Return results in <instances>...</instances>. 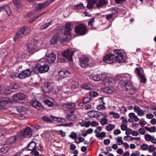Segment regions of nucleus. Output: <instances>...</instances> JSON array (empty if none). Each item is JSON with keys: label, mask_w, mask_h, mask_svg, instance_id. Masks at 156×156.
Instances as JSON below:
<instances>
[{"label": "nucleus", "mask_w": 156, "mask_h": 156, "mask_svg": "<svg viewBox=\"0 0 156 156\" xmlns=\"http://www.w3.org/2000/svg\"><path fill=\"white\" fill-rule=\"evenodd\" d=\"M132 75L127 73L120 74L117 75L115 77L116 82L121 86L124 87L126 83L132 82L131 79Z\"/></svg>", "instance_id": "obj_1"}, {"label": "nucleus", "mask_w": 156, "mask_h": 156, "mask_svg": "<svg viewBox=\"0 0 156 156\" xmlns=\"http://www.w3.org/2000/svg\"><path fill=\"white\" fill-rule=\"evenodd\" d=\"M116 55L115 56V60L118 63L124 62L126 59V53L122 50H115L113 51Z\"/></svg>", "instance_id": "obj_2"}, {"label": "nucleus", "mask_w": 156, "mask_h": 156, "mask_svg": "<svg viewBox=\"0 0 156 156\" xmlns=\"http://www.w3.org/2000/svg\"><path fill=\"white\" fill-rule=\"evenodd\" d=\"M87 29L86 26L82 24H80L75 27V31L76 33L80 35H83L87 33Z\"/></svg>", "instance_id": "obj_3"}, {"label": "nucleus", "mask_w": 156, "mask_h": 156, "mask_svg": "<svg viewBox=\"0 0 156 156\" xmlns=\"http://www.w3.org/2000/svg\"><path fill=\"white\" fill-rule=\"evenodd\" d=\"M76 51L75 49L73 48L69 49L62 53V56L68 61H71L73 55Z\"/></svg>", "instance_id": "obj_4"}, {"label": "nucleus", "mask_w": 156, "mask_h": 156, "mask_svg": "<svg viewBox=\"0 0 156 156\" xmlns=\"http://www.w3.org/2000/svg\"><path fill=\"white\" fill-rule=\"evenodd\" d=\"M55 85L52 82L45 83L43 87L44 91L46 93L51 92L54 89Z\"/></svg>", "instance_id": "obj_5"}, {"label": "nucleus", "mask_w": 156, "mask_h": 156, "mask_svg": "<svg viewBox=\"0 0 156 156\" xmlns=\"http://www.w3.org/2000/svg\"><path fill=\"white\" fill-rule=\"evenodd\" d=\"M124 86L125 87V91L128 94L132 95L136 91V89L133 85L132 82L129 83H126Z\"/></svg>", "instance_id": "obj_6"}, {"label": "nucleus", "mask_w": 156, "mask_h": 156, "mask_svg": "<svg viewBox=\"0 0 156 156\" xmlns=\"http://www.w3.org/2000/svg\"><path fill=\"white\" fill-rule=\"evenodd\" d=\"M49 68V66L46 64L41 65L40 64H37L35 67V69L41 73L47 72L48 71Z\"/></svg>", "instance_id": "obj_7"}, {"label": "nucleus", "mask_w": 156, "mask_h": 156, "mask_svg": "<svg viewBox=\"0 0 156 156\" xmlns=\"http://www.w3.org/2000/svg\"><path fill=\"white\" fill-rule=\"evenodd\" d=\"M91 60V59L87 57L82 58L80 59V65L83 68H86L89 64H92Z\"/></svg>", "instance_id": "obj_8"}, {"label": "nucleus", "mask_w": 156, "mask_h": 156, "mask_svg": "<svg viewBox=\"0 0 156 156\" xmlns=\"http://www.w3.org/2000/svg\"><path fill=\"white\" fill-rule=\"evenodd\" d=\"M135 72L137 74L140 78V81L141 82L145 83L146 81V78L144 75L143 70L141 68H136L135 69Z\"/></svg>", "instance_id": "obj_9"}, {"label": "nucleus", "mask_w": 156, "mask_h": 156, "mask_svg": "<svg viewBox=\"0 0 156 156\" xmlns=\"http://www.w3.org/2000/svg\"><path fill=\"white\" fill-rule=\"evenodd\" d=\"M31 75V71L28 68L20 73L18 75V77L20 79H24L29 77Z\"/></svg>", "instance_id": "obj_10"}, {"label": "nucleus", "mask_w": 156, "mask_h": 156, "mask_svg": "<svg viewBox=\"0 0 156 156\" xmlns=\"http://www.w3.org/2000/svg\"><path fill=\"white\" fill-rule=\"evenodd\" d=\"M103 61L108 64L113 63L115 61V55L113 54L106 55L103 57Z\"/></svg>", "instance_id": "obj_11"}, {"label": "nucleus", "mask_w": 156, "mask_h": 156, "mask_svg": "<svg viewBox=\"0 0 156 156\" xmlns=\"http://www.w3.org/2000/svg\"><path fill=\"white\" fill-rule=\"evenodd\" d=\"M27 50L31 53H34L35 51L38 50L37 49V45L35 43L32 42H29L27 44Z\"/></svg>", "instance_id": "obj_12"}, {"label": "nucleus", "mask_w": 156, "mask_h": 156, "mask_svg": "<svg viewBox=\"0 0 156 156\" xmlns=\"http://www.w3.org/2000/svg\"><path fill=\"white\" fill-rule=\"evenodd\" d=\"M30 103L31 105L36 109L40 111H42L43 109V106L38 101L32 100Z\"/></svg>", "instance_id": "obj_13"}, {"label": "nucleus", "mask_w": 156, "mask_h": 156, "mask_svg": "<svg viewBox=\"0 0 156 156\" xmlns=\"http://www.w3.org/2000/svg\"><path fill=\"white\" fill-rule=\"evenodd\" d=\"M9 101V99L7 97H2L0 98V109H5L6 108L5 105Z\"/></svg>", "instance_id": "obj_14"}, {"label": "nucleus", "mask_w": 156, "mask_h": 156, "mask_svg": "<svg viewBox=\"0 0 156 156\" xmlns=\"http://www.w3.org/2000/svg\"><path fill=\"white\" fill-rule=\"evenodd\" d=\"M103 80L104 81L105 84L110 87H113L115 83V80L114 79L110 77H105V76Z\"/></svg>", "instance_id": "obj_15"}, {"label": "nucleus", "mask_w": 156, "mask_h": 156, "mask_svg": "<svg viewBox=\"0 0 156 156\" xmlns=\"http://www.w3.org/2000/svg\"><path fill=\"white\" fill-rule=\"evenodd\" d=\"M32 132L31 129L29 127H27L24 129L22 135L24 137H30L32 135Z\"/></svg>", "instance_id": "obj_16"}, {"label": "nucleus", "mask_w": 156, "mask_h": 156, "mask_svg": "<svg viewBox=\"0 0 156 156\" xmlns=\"http://www.w3.org/2000/svg\"><path fill=\"white\" fill-rule=\"evenodd\" d=\"M105 76V75L103 74H97L90 75L89 77L90 79H91L95 81H98L101 80H103Z\"/></svg>", "instance_id": "obj_17"}, {"label": "nucleus", "mask_w": 156, "mask_h": 156, "mask_svg": "<svg viewBox=\"0 0 156 156\" xmlns=\"http://www.w3.org/2000/svg\"><path fill=\"white\" fill-rule=\"evenodd\" d=\"M58 76L61 79H63L71 76V73L67 70H61L58 73Z\"/></svg>", "instance_id": "obj_18"}, {"label": "nucleus", "mask_w": 156, "mask_h": 156, "mask_svg": "<svg viewBox=\"0 0 156 156\" xmlns=\"http://www.w3.org/2000/svg\"><path fill=\"white\" fill-rule=\"evenodd\" d=\"M45 58L46 60L49 63H51L55 61L56 59V55L53 53H51L48 55V56L45 55Z\"/></svg>", "instance_id": "obj_19"}, {"label": "nucleus", "mask_w": 156, "mask_h": 156, "mask_svg": "<svg viewBox=\"0 0 156 156\" xmlns=\"http://www.w3.org/2000/svg\"><path fill=\"white\" fill-rule=\"evenodd\" d=\"M14 100L16 101H18L24 99L25 98V95L22 93H18L13 95Z\"/></svg>", "instance_id": "obj_20"}, {"label": "nucleus", "mask_w": 156, "mask_h": 156, "mask_svg": "<svg viewBox=\"0 0 156 156\" xmlns=\"http://www.w3.org/2000/svg\"><path fill=\"white\" fill-rule=\"evenodd\" d=\"M108 2L107 0H99L97 3L96 6L98 9H99L106 5Z\"/></svg>", "instance_id": "obj_21"}, {"label": "nucleus", "mask_w": 156, "mask_h": 156, "mask_svg": "<svg viewBox=\"0 0 156 156\" xmlns=\"http://www.w3.org/2000/svg\"><path fill=\"white\" fill-rule=\"evenodd\" d=\"M135 112L137 113L138 115L142 116L144 115V113L143 110L141 109L139 106H135L133 108Z\"/></svg>", "instance_id": "obj_22"}, {"label": "nucleus", "mask_w": 156, "mask_h": 156, "mask_svg": "<svg viewBox=\"0 0 156 156\" xmlns=\"http://www.w3.org/2000/svg\"><path fill=\"white\" fill-rule=\"evenodd\" d=\"M99 101L100 102V104L97 107V108L98 110H104L105 109V107L104 105L105 103L103 101L104 98L101 97L99 98Z\"/></svg>", "instance_id": "obj_23"}, {"label": "nucleus", "mask_w": 156, "mask_h": 156, "mask_svg": "<svg viewBox=\"0 0 156 156\" xmlns=\"http://www.w3.org/2000/svg\"><path fill=\"white\" fill-rule=\"evenodd\" d=\"M36 144L34 142L32 141L28 145L27 147V149L28 150L31 151V152H33L36 150L35 147Z\"/></svg>", "instance_id": "obj_24"}, {"label": "nucleus", "mask_w": 156, "mask_h": 156, "mask_svg": "<svg viewBox=\"0 0 156 156\" xmlns=\"http://www.w3.org/2000/svg\"><path fill=\"white\" fill-rule=\"evenodd\" d=\"M76 106L75 104L72 102H68L63 104L64 108L69 109H73Z\"/></svg>", "instance_id": "obj_25"}, {"label": "nucleus", "mask_w": 156, "mask_h": 156, "mask_svg": "<svg viewBox=\"0 0 156 156\" xmlns=\"http://www.w3.org/2000/svg\"><path fill=\"white\" fill-rule=\"evenodd\" d=\"M128 125L127 119H123L122 121V124L120 126L121 129L123 131L126 130L127 128Z\"/></svg>", "instance_id": "obj_26"}, {"label": "nucleus", "mask_w": 156, "mask_h": 156, "mask_svg": "<svg viewBox=\"0 0 156 156\" xmlns=\"http://www.w3.org/2000/svg\"><path fill=\"white\" fill-rule=\"evenodd\" d=\"M24 36L23 34L20 30L16 34L15 37L14 38V39L15 41H18L20 40Z\"/></svg>", "instance_id": "obj_27"}, {"label": "nucleus", "mask_w": 156, "mask_h": 156, "mask_svg": "<svg viewBox=\"0 0 156 156\" xmlns=\"http://www.w3.org/2000/svg\"><path fill=\"white\" fill-rule=\"evenodd\" d=\"M20 30L24 36L27 34L30 31V28L26 27H23Z\"/></svg>", "instance_id": "obj_28"}, {"label": "nucleus", "mask_w": 156, "mask_h": 156, "mask_svg": "<svg viewBox=\"0 0 156 156\" xmlns=\"http://www.w3.org/2000/svg\"><path fill=\"white\" fill-rule=\"evenodd\" d=\"M59 39V36L57 35H55L51 40V44H54L57 43Z\"/></svg>", "instance_id": "obj_29"}, {"label": "nucleus", "mask_w": 156, "mask_h": 156, "mask_svg": "<svg viewBox=\"0 0 156 156\" xmlns=\"http://www.w3.org/2000/svg\"><path fill=\"white\" fill-rule=\"evenodd\" d=\"M122 136H118L115 139L116 140V143L118 145H120L123 144V141L122 140Z\"/></svg>", "instance_id": "obj_30"}, {"label": "nucleus", "mask_w": 156, "mask_h": 156, "mask_svg": "<svg viewBox=\"0 0 156 156\" xmlns=\"http://www.w3.org/2000/svg\"><path fill=\"white\" fill-rule=\"evenodd\" d=\"M41 119L43 121L47 123H52L53 122L52 120H51L49 118L46 116H42Z\"/></svg>", "instance_id": "obj_31"}, {"label": "nucleus", "mask_w": 156, "mask_h": 156, "mask_svg": "<svg viewBox=\"0 0 156 156\" xmlns=\"http://www.w3.org/2000/svg\"><path fill=\"white\" fill-rule=\"evenodd\" d=\"M2 6L4 10H5L8 15H9L8 13V12H9V13H10L11 10L9 7L7 5H5Z\"/></svg>", "instance_id": "obj_32"}, {"label": "nucleus", "mask_w": 156, "mask_h": 156, "mask_svg": "<svg viewBox=\"0 0 156 156\" xmlns=\"http://www.w3.org/2000/svg\"><path fill=\"white\" fill-rule=\"evenodd\" d=\"M65 29L72 30L73 28V25L71 23L66 24L65 26Z\"/></svg>", "instance_id": "obj_33"}, {"label": "nucleus", "mask_w": 156, "mask_h": 156, "mask_svg": "<svg viewBox=\"0 0 156 156\" xmlns=\"http://www.w3.org/2000/svg\"><path fill=\"white\" fill-rule=\"evenodd\" d=\"M71 86L72 88L75 89L78 87L79 85L78 83L74 80H72L71 83Z\"/></svg>", "instance_id": "obj_34"}, {"label": "nucleus", "mask_w": 156, "mask_h": 156, "mask_svg": "<svg viewBox=\"0 0 156 156\" xmlns=\"http://www.w3.org/2000/svg\"><path fill=\"white\" fill-rule=\"evenodd\" d=\"M115 127L114 125L109 124L106 126V129L108 131H110L113 129Z\"/></svg>", "instance_id": "obj_35"}, {"label": "nucleus", "mask_w": 156, "mask_h": 156, "mask_svg": "<svg viewBox=\"0 0 156 156\" xmlns=\"http://www.w3.org/2000/svg\"><path fill=\"white\" fill-rule=\"evenodd\" d=\"M154 136H152L150 135L147 134L145 135L144 138L145 140L147 141H151Z\"/></svg>", "instance_id": "obj_36"}, {"label": "nucleus", "mask_w": 156, "mask_h": 156, "mask_svg": "<svg viewBox=\"0 0 156 156\" xmlns=\"http://www.w3.org/2000/svg\"><path fill=\"white\" fill-rule=\"evenodd\" d=\"M71 30L65 29L64 34L65 36V38H67L71 36Z\"/></svg>", "instance_id": "obj_37"}, {"label": "nucleus", "mask_w": 156, "mask_h": 156, "mask_svg": "<svg viewBox=\"0 0 156 156\" xmlns=\"http://www.w3.org/2000/svg\"><path fill=\"white\" fill-rule=\"evenodd\" d=\"M44 102L46 105L49 107H52L53 106V103L50 100H46L44 101Z\"/></svg>", "instance_id": "obj_38"}, {"label": "nucleus", "mask_w": 156, "mask_h": 156, "mask_svg": "<svg viewBox=\"0 0 156 156\" xmlns=\"http://www.w3.org/2000/svg\"><path fill=\"white\" fill-rule=\"evenodd\" d=\"M46 3V2H45L44 3L38 4V9H44L47 6Z\"/></svg>", "instance_id": "obj_39"}, {"label": "nucleus", "mask_w": 156, "mask_h": 156, "mask_svg": "<svg viewBox=\"0 0 156 156\" xmlns=\"http://www.w3.org/2000/svg\"><path fill=\"white\" fill-rule=\"evenodd\" d=\"M145 129L146 130L151 132L153 133L155 131V128L154 126L151 127L150 128L146 126L145 127Z\"/></svg>", "instance_id": "obj_40"}, {"label": "nucleus", "mask_w": 156, "mask_h": 156, "mask_svg": "<svg viewBox=\"0 0 156 156\" xmlns=\"http://www.w3.org/2000/svg\"><path fill=\"white\" fill-rule=\"evenodd\" d=\"M74 9H83L84 7L83 6V3H80L74 6Z\"/></svg>", "instance_id": "obj_41"}, {"label": "nucleus", "mask_w": 156, "mask_h": 156, "mask_svg": "<svg viewBox=\"0 0 156 156\" xmlns=\"http://www.w3.org/2000/svg\"><path fill=\"white\" fill-rule=\"evenodd\" d=\"M81 87L83 88L86 90H90L92 89V87L89 85H87L83 84L81 85Z\"/></svg>", "instance_id": "obj_42"}, {"label": "nucleus", "mask_w": 156, "mask_h": 156, "mask_svg": "<svg viewBox=\"0 0 156 156\" xmlns=\"http://www.w3.org/2000/svg\"><path fill=\"white\" fill-rule=\"evenodd\" d=\"M104 117L102 118L100 121V122L101 125H104L108 123V120L107 119Z\"/></svg>", "instance_id": "obj_43"}, {"label": "nucleus", "mask_w": 156, "mask_h": 156, "mask_svg": "<svg viewBox=\"0 0 156 156\" xmlns=\"http://www.w3.org/2000/svg\"><path fill=\"white\" fill-rule=\"evenodd\" d=\"M19 87V86L18 84L16 83H13L11 85L10 88L12 89L16 90Z\"/></svg>", "instance_id": "obj_44"}, {"label": "nucleus", "mask_w": 156, "mask_h": 156, "mask_svg": "<svg viewBox=\"0 0 156 156\" xmlns=\"http://www.w3.org/2000/svg\"><path fill=\"white\" fill-rule=\"evenodd\" d=\"M95 111L91 110L87 113L88 115L90 118H94L95 117Z\"/></svg>", "instance_id": "obj_45"}, {"label": "nucleus", "mask_w": 156, "mask_h": 156, "mask_svg": "<svg viewBox=\"0 0 156 156\" xmlns=\"http://www.w3.org/2000/svg\"><path fill=\"white\" fill-rule=\"evenodd\" d=\"M16 140V136H13L10 137L9 139V142L10 144L14 143Z\"/></svg>", "instance_id": "obj_46"}, {"label": "nucleus", "mask_w": 156, "mask_h": 156, "mask_svg": "<svg viewBox=\"0 0 156 156\" xmlns=\"http://www.w3.org/2000/svg\"><path fill=\"white\" fill-rule=\"evenodd\" d=\"M50 117L52 119L54 120L55 121H58L59 122H60V121H62V120H64V119H62L61 118H58L56 117L55 116H52V115H50Z\"/></svg>", "instance_id": "obj_47"}, {"label": "nucleus", "mask_w": 156, "mask_h": 156, "mask_svg": "<svg viewBox=\"0 0 156 156\" xmlns=\"http://www.w3.org/2000/svg\"><path fill=\"white\" fill-rule=\"evenodd\" d=\"M106 133L103 132H102L100 133L96 134L95 135L96 137L97 138L103 137L105 136Z\"/></svg>", "instance_id": "obj_48"}, {"label": "nucleus", "mask_w": 156, "mask_h": 156, "mask_svg": "<svg viewBox=\"0 0 156 156\" xmlns=\"http://www.w3.org/2000/svg\"><path fill=\"white\" fill-rule=\"evenodd\" d=\"M110 115H112L114 118L115 119H118L120 117L119 115L117 113H115L113 112H111Z\"/></svg>", "instance_id": "obj_49"}, {"label": "nucleus", "mask_w": 156, "mask_h": 156, "mask_svg": "<svg viewBox=\"0 0 156 156\" xmlns=\"http://www.w3.org/2000/svg\"><path fill=\"white\" fill-rule=\"evenodd\" d=\"M66 117L69 121H73L75 120L74 115H70L69 114H67Z\"/></svg>", "instance_id": "obj_50"}, {"label": "nucleus", "mask_w": 156, "mask_h": 156, "mask_svg": "<svg viewBox=\"0 0 156 156\" xmlns=\"http://www.w3.org/2000/svg\"><path fill=\"white\" fill-rule=\"evenodd\" d=\"M89 94L92 97H95L97 96L98 94V93L94 91H90L89 92Z\"/></svg>", "instance_id": "obj_51"}, {"label": "nucleus", "mask_w": 156, "mask_h": 156, "mask_svg": "<svg viewBox=\"0 0 156 156\" xmlns=\"http://www.w3.org/2000/svg\"><path fill=\"white\" fill-rule=\"evenodd\" d=\"M69 137L73 139L77 138V134L76 133L73 132L69 136Z\"/></svg>", "instance_id": "obj_52"}, {"label": "nucleus", "mask_w": 156, "mask_h": 156, "mask_svg": "<svg viewBox=\"0 0 156 156\" xmlns=\"http://www.w3.org/2000/svg\"><path fill=\"white\" fill-rule=\"evenodd\" d=\"M91 98L88 97H86L84 98L83 102L84 104H86L90 101Z\"/></svg>", "instance_id": "obj_53"}, {"label": "nucleus", "mask_w": 156, "mask_h": 156, "mask_svg": "<svg viewBox=\"0 0 156 156\" xmlns=\"http://www.w3.org/2000/svg\"><path fill=\"white\" fill-rule=\"evenodd\" d=\"M148 147V145L146 144H142L140 146L141 148L143 150H147Z\"/></svg>", "instance_id": "obj_54"}, {"label": "nucleus", "mask_w": 156, "mask_h": 156, "mask_svg": "<svg viewBox=\"0 0 156 156\" xmlns=\"http://www.w3.org/2000/svg\"><path fill=\"white\" fill-rule=\"evenodd\" d=\"M148 151L150 153H151L154 151L156 148L154 147L152 145H150L148 147Z\"/></svg>", "instance_id": "obj_55"}, {"label": "nucleus", "mask_w": 156, "mask_h": 156, "mask_svg": "<svg viewBox=\"0 0 156 156\" xmlns=\"http://www.w3.org/2000/svg\"><path fill=\"white\" fill-rule=\"evenodd\" d=\"M105 91L108 94H112L113 93V90L109 87H106L105 88Z\"/></svg>", "instance_id": "obj_56"}, {"label": "nucleus", "mask_w": 156, "mask_h": 156, "mask_svg": "<svg viewBox=\"0 0 156 156\" xmlns=\"http://www.w3.org/2000/svg\"><path fill=\"white\" fill-rule=\"evenodd\" d=\"M94 22V19L92 18L90 19L88 23V25L89 26L92 27L93 25V23Z\"/></svg>", "instance_id": "obj_57"}, {"label": "nucleus", "mask_w": 156, "mask_h": 156, "mask_svg": "<svg viewBox=\"0 0 156 156\" xmlns=\"http://www.w3.org/2000/svg\"><path fill=\"white\" fill-rule=\"evenodd\" d=\"M52 21H51L49 23H46L45 24H44L43 25V28H42L43 29H45L47 28L48 27H49L51 25V24Z\"/></svg>", "instance_id": "obj_58"}, {"label": "nucleus", "mask_w": 156, "mask_h": 156, "mask_svg": "<svg viewBox=\"0 0 156 156\" xmlns=\"http://www.w3.org/2000/svg\"><path fill=\"white\" fill-rule=\"evenodd\" d=\"M120 111L121 113L124 114L127 111V110L126 107L122 106L120 108Z\"/></svg>", "instance_id": "obj_59"}, {"label": "nucleus", "mask_w": 156, "mask_h": 156, "mask_svg": "<svg viewBox=\"0 0 156 156\" xmlns=\"http://www.w3.org/2000/svg\"><path fill=\"white\" fill-rule=\"evenodd\" d=\"M11 60L13 63H15L18 61L17 58L16 56H13L11 58Z\"/></svg>", "instance_id": "obj_60"}, {"label": "nucleus", "mask_w": 156, "mask_h": 156, "mask_svg": "<svg viewBox=\"0 0 156 156\" xmlns=\"http://www.w3.org/2000/svg\"><path fill=\"white\" fill-rule=\"evenodd\" d=\"M16 110L19 112H21L23 111L24 108L21 106H18L16 108Z\"/></svg>", "instance_id": "obj_61"}, {"label": "nucleus", "mask_w": 156, "mask_h": 156, "mask_svg": "<svg viewBox=\"0 0 156 156\" xmlns=\"http://www.w3.org/2000/svg\"><path fill=\"white\" fill-rule=\"evenodd\" d=\"M113 15V13H111L106 15V19L107 20H109L112 19Z\"/></svg>", "instance_id": "obj_62"}, {"label": "nucleus", "mask_w": 156, "mask_h": 156, "mask_svg": "<svg viewBox=\"0 0 156 156\" xmlns=\"http://www.w3.org/2000/svg\"><path fill=\"white\" fill-rule=\"evenodd\" d=\"M101 127L100 126H98V128L95 130L94 133L96 134H98L101 132Z\"/></svg>", "instance_id": "obj_63"}, {"label": "nucleus", "mask_w": 156, "mask_h": 156, "mask_svg": "<svg viewBox=\"0 0 156 156\" xmlns=\"http://www.w3.org/2000/svg\"><path fill=\"white\" fill-rule=\"evenodd\" d=\"M138 131L139 133L142 135H144L145 133V131L143 128H141L139 129Z\"/></svg>", "instance_id": "obj_64"}]
</instances>
